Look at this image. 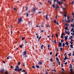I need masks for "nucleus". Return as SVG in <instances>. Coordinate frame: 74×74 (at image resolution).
Returning a JSON list of instances; mask_svg holds the SVG:
<instances>
[{
  "mask_svg": "<svg viewBox=\"0 0 74 74\" xmlns=\"http://www.w3.org/2000/svg\"><path fill=\"white\" fill-rule=\"evenodd\" d=\"M14 70L16 71H22V68L19 69V66L17 65L16 67V69H14Z\"/></svg>",
  "mask_w": 74,
  "mask_h": 74,
  "instance_id": "nucleus-1",
  "label": "nucleus"
},
{
  "mask_svg": "<svg viewBox=\"0 0 74 74\" xmlns=\"http://www.w3.org/2000/svg\"><path fill=\"white\" fill-rule=\"evenodd\" d=\"M22 53L23 57H26V54H27L26 51H25L24 52Z\"/></svg>",
  "mask_w": 74,
  "mask_h": 74,
  "instance_id": "nucleus-2",
  "label": "nucleus"
},
{
  "mask_svg": "<svg viewBox=\"0 0 74 74\" xmlns=\"http://www.w3.org/2000/svg\"><path fill=\"white\" fill-rule=\"evenodd\" d=\"M22 18H19L18 19V21L17 23L18 24H19V23H21V22H22Z\"/></svg>",
  "mask_w": 74,
  "mask_h": 74,
  "instance_id": "nucleus-3",
  "label": "nucleus"
},
{
  "mask_svg": "<svg viewBox=\"0 0 74 74\" xmlns=\"http://www.w3.org/2000/svg\"><path fill=\"white\" fill-rule=\"evenodd\" d=\"M1 73H3L4 72V69H1V70L0 71Z\"/></svg>",
  "mask_w": 74,
  "mask_h": 74,
  "instance_id": "nucleus-4",
  "label": "nucleus"
},
{
  "mask_svg": "<svg viewBox=\"0 0 74 74\" xmlns=\"http://www.w3.org/2000/svg\"><path fill=\"white\" fill-rule=\"evenodd\" d=\"M36 10V8H35V7H34L33 8L32 11V12H35Z\"/></svg>",
  "mask_w": 74,
  "mask_h": 74,
  "instance_id": "nucleus-5",
  "label": "nucleus"
},
{
  "mask_svg": "<svg viewBox=\"0 0 74 74\" xmlns=\"http://www.w3.org/2000/svg\"><path fill=\"white\" fill-rule=\"evenodd\" d=\"M62 43L60 42H59V44H58V46L59 47H62Z\"/></svg>",
  "mask_w": 74,
  "mask_h": 74,
  "instance_id": "nucleus-6",
  "label": "nucleus"
},
{
  "mask_svg": "<svg viewBox=\"0 0 74 74\" xmlns=\"http://www.w3.org/2000/svg\"><path fill=\"white\" fill-rule=\"evenodd\" d=\"M65 33L66 34H67V33L68 35H69V34H70L69 31H68L67 32V31H66V30L65 31Z\"/></svg>",
  "mask_w": 74,
  "mask_h": 74,
  "instance_id": "nucleus-7",
  "label": "nucleus"
},
{
  "mask_svg": "<svg viewBox=\"0 0 74 74\" xmlns=\"http://www.w3.org/2000/svg\"><path fill=\"white\" fill-rule=\"evenodd\" d=\"M73 69H70V73L71 74H73Z\"/></svg>",
  "mask_w": 74,
  "mask_h": 74,
  "instance_id": "nucleus-8",
  "label": "nucleus"
},
{
  "mask_svg": "<svg viewBox=\"0 0 74 74\" xmlns=\"http://www.w3.org/2000/svg\"><path fill=\"white\" fill-rule=\"evenodd\" d=\"M23 45H19V47L21 48H22V47H23Z\"/></svg>",
  "mask_w": 74,
  "mask_h": 74,
  "instance_id": "nucleus-9",
  "label": "nucleus"
},
{
  "mask_svg": "<svg viewBox=\"0 0 74 74\" xmlns=\"http://www.w3.org/2000/svg\"><path fill=\"white\" fill-rule=\"evenodd\" d=\"M69 59L68 58H67V56H65V58L64 59V60H66V59Z\"/></svg>",
  "mask_w": 74,
  "mask_h": 74,
  "instance_id": "nucleus-10",
  "label": "nucleus"
},
{
  "mask_svg": "<svg viewBox=\"0 0 74 74\" xmlns=\"http://www.w3.org/2000/svg\"><path fill=\"white\" fill-rule=\"evenodd\" d=\"M5 74H9L8 71H5Z\"/></svg>",
  "mask_w": 74,
  "mask_h": 74,
  "instance_id": "nucleus-11",
  "label": "nucleus"
},
{
  "mask_svg": "<svg viewBox=\"0 0 74 74\" xmlns=\"http://www.w3.org/2000/svg\"><path fill=\"white\" fill-rule=\"evenodd\" d=\"M69 38L70 40H71L70 42H72V41H73V39H71V37H70V36L69 37Z\"/></svg>",
  "mask_w": 74,
  "mask_h": 74,
  "instance_id": "nucleus-12",
  "label": "nucleus"
},
{
  "mask_svg": "<svg viewBox=\"0 0 74 74\" xmlns=\"http://www.w3.org/2000/svg\"><path fill=\"white\" fill-rule=\"evenodd\" d=\"M41 27H44V25H43V23H41Z\"/></svg>",
  "mask_w": 74,
  "mask_h": 74,
  "instance_id": "nucleus-13",
  "label": "nucleus"
},
{
  "mask_svg": "<svg viewBox=\"0 0 74 74\" xmlns=\"http://www.w3.org/2000/svg\"><path fill=\"white\" fill-rule=\"evenodd\" d=\"M65 45H69V42H66L65 44Z\"/></svg>",
  "mask_w": 74,
  "mask_h": 74,
  "instance_id": "nucleus-14",
  "label": "nucleus"
},
{
  "mask_svg": "<svg viewBox=\"0 0 74 74\" xmlns=\"http://www.w3.org/2000/svg\"><path fill=\"white\" fill-rule=\"evenodd\" d=\"M70 46V47L71 48H73V45H71Z\"/></svg>",
  "mask_w": 74,
  "mask_h": 74,
  "instance_id": "nucleus-15",
  "label": "nucleus"
},
{
  "mask_svg": "<svg viewBox=\"0 0 74 74\" xmlns=\"http://www.w3.org/2000/svg\"><path fill=\"white\" fill-rule=\"evenodd\" d=\"M38 64H39V65H41L42 63V62H39Z\"/></svg>",
  "mask_w": 74,
  "mask_h": 74,
  "instance_id": "nucleus-16",
  "label": "nucleus"
},
{
  "mask_svg": "<svg viewBox=\"0 0 74 74\" xmlns=\"http://www.w3.org/2000/svg\"><path fill=\"white\" fill-rule=\"evenodd\" d=\"M57 3H58V4H59V5H60V4L61 3V2H59L58 1H57Z\"/></svg>",
  "mask_w": 74,
  "mask_h": 74,
  "instance_id": "nucleus-17",
  "label": "nucleus"
},
{
  "mask_svg": "<svg viewBox=\"0 0 74 74\" xmlns=\"http://www.w3.org/2000/svg\"><path fill=\"white\" fill-rule=\"evenodd\" d=\"M52 7H53V8H55V4L54 3L52 5Z\"/></svg>",
  "mask_w": 74,
  "mask_h": 74,
  "instance_id": "nucleus-18",
  "label": "nucleus"
},
{
  "mask_svg": "<svg viewBox=\"0 0 74 74\" xmlns=\"http://www.w3.org/2000/svg\"><path fill=\"white\" fill-rule=\"evenodd\" d=\"M45 19H48V14L46 15Z\"/></svg>",
  "mask_w": 74,
  "mask_h": 74,
  "instance_id": "nucleus-19",
  "label": "nucleus"
},
{
  "mask_svg": "<svg viewBox=\"0 0 74 74\" xmlns=\"http://www.w3.org/2000/svg\"><path fill=\"white\" fill-rule=\"evenodd\" d=\"M36 67L38 69H39L40 68V66L38 65H36Z\"/></svg>",
  "mask_w": 74,
  "mask_h": 74,
  "instance_id": "nucleus-20",
  "label": "nucleus"
},
{
  "mask_svg": "<svg viewBox=\"0 0 74 74\" xmlns=\"http://www.w3.org/2000/svg\"><path fill=\"white\" fill-rule=\"evenodd\" d=\"M64 38L65 40H67V37H66V36H64Z\"/></svg>",
  "mask_w": 74,
  "mask_h": 74,
  "instance_id": "nucleus-21",
  "label": "nucleus"
},
{
  "mask_svg": "<svg viewBox=\"0 0 74 74\" xmlns=\"http://www.w3.org/2000/svg\"><path fill=\"white\" fill-rule=\"evenodd\" d=\"M56 60H57V61H59V59L58 57L56 58Z\"/></svg>",
  "mask_w": 74,
  "mask_h": 74,
  "instance_id": "nucleus-22",
  "label": "nucleus"
},
{
  "mask_svg": "<svg viewBox=\"0 0 74 74\" xmlns=\"http://www.w3.org/2000/svg\"><path fill=\"white\" fill-rule=\"evenodd\" d=\"M46 26H47V27H50V26H49V25L48 24L47 25H46Z\"/></svg>",
  "mask_w": 74,
  "mask_h": 74,
  "instance_id": "nucleus-23",
  "label": "nucleus"
},
{
  "mask_svg": "<svg viewBox=\"0 0 74 74\" xmlns=\"http://www.w3.org/2000/svg\"><path fill=\"white\" fill-rule=\"evenodd\" d=\"M64 46H65V44H64V43H62V47H64Z\"/></svg>",
  "mask_w": 74,
  "mask_h": 74,
  "instance_id": "nucleus-24",
  "label": "nucleus"
},
{
  "mask_svg": "<svg viewBox=\"0 0 74 74\" xmlns=\"http://www.w3.org/2000/svg\"><path fill=\"white\" fill-rule=\"evenodd\" d=\"M51 60L50 61H51V62H53V61L52 60H53V58H51Z\"/></svg>",
  "mask_w": 74,
  "mask_h": 74,
  "instance_id": "nucleus-25",
  "label": "nucleus"
},
{
  "mask_svg": "<svg viewBox=\"0 0 74 74\" xmlns=\"http://www.w3.org/2000/svg\"><path fill=\"white\" fill-rule=\"evenodd\" d=\"M68 29V26H67L66 27H65V30H67V29Z\"/></svg>",
  "mask_w": 74,
  "mask_h": 74,
  "instance_id": "nucleus-26",
  "label": "nucleus"
},
{
  "mask_svg": "<svg viewBox=\"0 0 74 74\" xmlns=\"http://www.w3.org/2000/svg\"><path fill=\"white\" fill-rule=\"evenodd\" d=\"M47 2L48 3H50V4H51L52 3V2L49 1V0H48L47 1Z\"/></svg>",
  "mask_w": 74,
  "mask_h": 74,
  "instance_id": "nucleus-27",
  "label": "nucleus"
},
{
  "mask_svg": "<svg viewBox=\"0 0 74 74\" xmlns=\"http://www.w3.org/2000/svg\"><path fill=\"white\" fill-rule=\"evenodd\" d=\"M42 47H44V45H42V46L41 47V49H42Z\"/></svg>",
  "mask_w": 74,
  "mask_h": 74,
  "instance_id": "nucleus-28",
  "label": "nucleus"
},
{
  "mask_svg": "<svg viewBox=\"0 0 74 74\" xmlns=\"http://www.w3.org/2000/svg\"><path fill=\"white\" fill-rule=\"evenodd\" d=\"M25 37H23L22 38V40H25Z\"/></svg>",
  "mask_w": 74,
  "mask_h": 74,
  "instance_id": "nucleus-29",
  "label": "nucleus"
},
{
  "mask_svg": "<svg viewBox=\"0 0 74 74\" xmlns=\"http://www.w3.org/2000/svg\"><path fill=\"white\" fill-rule=\"evenodd\" d=\"M18 63V66H20V64H21V62H19Z\"/></svg>",
  "mask_w": 74,
  "mask_h": 74,
  "instance_id": "nucleus-30",
  "label": "nucleus"
},
{
  "mask_svg": "<svg viewBox=\"0 0 74 74\" xmlns=\"http://www.w3.org/2000/svg\"><path fill=\"white\" fill-rule=\"evenodd\" d=\"M67 20H68V22L70 23V19H67Z\"/></svg>",
  "mask_w": 74,
  "mask_h": 74,
  "instance_id": "nucleus-31",
  "label": "nucleus"
},
{
  "mask_svg": "<svg viewBox=\"0 0 74 74\" xmlns=\"http://www.w3.org/2000/svg\"><path fill=\"white\" fill-rule=\"evenodd\" d=\"M74 30V28H71V32H73Z\"/></svg>",
  "mask_w": 74,
  "mask_h": 74,
  "instance_id": "nucleus-32",
  "label": "nucleus"
},
{
  "mask_svg": "<svg viewBox=\"0 0 74 74\" xmlns=\"http://www.w3.org/2000/svg\"><path fill=\"white\" fill-rule=\"evenodd\" d=\"M74 30V28H71V32H73Z\"/></svg>",
  "mask_w": 74,
  "mask_h": 74,
  "instance_id": "nucleus-33",
  "label": "nucleus"
},
{
  "mask_svg": "<svg viewBox=\"0 0 74 74\" xmlns=\"http://www.w3.org/2000/svg\"><path fill=\"white\" fill-rule=\"evenodd\" d=\"M71 27H74V25L73 24V25H72V24H71Z\"/></svg>",
  "mask_w": 74,
  "mask_h": 74,
  "instance_id": "nucleus-34",
  "label": "nucleus"
},
{
  "mask_svg": "<svg viewBox=\"0 0 74 74\" xmlns=\"http://www.w3.org/2000/svg\"><path fill=\"white\" fill-rule=\"evenodd\" d=\"M57 63H59L58 64L59 65H60V61H58Z\"/></svg>",
  "mask_w": 74,
  "mask_h": 74,
  "instance_id": "nucleus-35",
  "label": "nucleus"
},
{
  "mask_svg": "<svg viewBox=\"0 0 74 74\" xmlns=\"http://www.w3.org/2000/svg\"><path fill=\"white\" fill-rule=\"evenodd\" d=\"M70 66H69V68L70 69L71 68H72V65H71V64H70Z\"/></svg>",
  "mask_w": 74,
  "mask_h": 74,
  "instance_id": "nucleus-36",
  "label": "nucleus"
},
{
  "mask_svg": "<svg viewBox=\"0 0 74 74\" xmlns=\"http://www.w3.org/2000/svg\"><path fill=\"white\" fill-rule=\"evenodd\" d=\"M56 5L57 6V7H56L57 8H59V6H58V4Z\"/></svg>",
  "mask_w": 74,
  "mask_h": 74,
  "instance_id": "nucleus-37",
  "label": "nucleus"
},
{
  "mask_svg": "<svg viewBox=\"0 0 74 74\" xmlns=\"http://www.w3.org/2000/svg\"><path fill=\"white\" fill-rule=\"evenodd\" d=\"M56 37H58V35L57 34H56Z\"/></svg>",
  "mask_w": 74,
  "mask_h": 74,
  "instance_id": "nucleus-38",
  "label": "nucleus"
},
{
  "mask_svg": "<svg viewBox=\"0 0 74 74\" xmlns=\"http://www.w3.org/2000/svg\"><path fill=\"white\" fill-rule=\"evenodd\" d=\"M52 52H50V55H52Z\"/></svg>",
  "mask_w": 74,
  "mask_h": 74,
  "instance_id": "nucleus-39",
  "label": "nucleus"
},
{
  "mask_svg": "<svg viewBox=\"0 0 74 74\" xmlns=\"http://www.w3.org/2000/svg\"><path fill=\"white\" fill-rule=\"evenodd\" d=\"M26 15H27V17H28V16H29V15L28 14V13H26Z\"/></svg>",
  "mask_w": 74,
  "mask_h": 74,
  "instance_id": "nucleus-40",
  "label": "nucleus"
},
{
  "mask_svg": "<svg viewBox=\"0 0 74 74\" xmlns=\"http://www.w3.org/2000/svg\"><path fill=\"white\" fill-rule=\"evenodd\" d=\"M61 42H63V41H64V40L62 39L61 40Z\"/></svg>",
  "mask_w": 74,
  "mask_h": 74,
  "instance_id": "nucleus-41",
  "label": "nucleus"
},
{
  "mask_svg": "<svg viewBox=\"0 0 74 74\" xmlns=\"http://www.w3.org/2000/svg\"><path fill=\"white\" fill-rule=\"evenodd\" d=\"M53 22L55 23H56V20H54Z\"/></svg>",
  "mask_w": 74,
  "mask_h": 74,
  "instance_id": "nucleus-42",
  "label": "nucleus"
},
{
  "mask_svg": "<svg viewBox=\"0 0 74 74\" xmlns=\"http://www.w3.org/2000/svg\"><path fill=\"white\" fill-rule=\"evenodd\" d=\"M72 45L73 44V42H69Z\"/></svg>",
  "mask_w": 74,
  "mask_h": 74,
  "instance_id": "nucleus-43",
  "label": "nucleus"
},
{
  "mask_svg": "<svg viewBox=\"0 0 74 74\" xmlns=\"http://www.w3.org/2000/svg\"><path fill=\"white\" fill-rule=\"evenodd\" d=\"M25 43H26V44H27V41H26V40H25V41H24Z\"/></svg>",
  "mask_w": 74,
  "mask_h": 74,
  "instance_id": "nucleus-44",
  "label": "nucleus"
},
{
  "mask_svg": "<svg viewBox=\"0 0 74 74\" xmlns=\"http://www.w3.org/2000/svg\"><path fill=\"white\" fill-rule=\"evenodd\" d=\"M65 25H66V26H70V25H67V24H66V23L65 24Z\"/></svg>",
  "mask_w": 74,
  "mask_h": 74,
  "instance_id": "nucleus-45",
  "label": "nucleus"
},
{
  "mask_svg": "<svg viewBox=\"0 0 74 74\" xmlns=\"http://www.w3.org/2000/svg\"><path fill=\"white\" fill-rule=\"evenodd\" d=\"M60 37H61V38H63L64 37V36H62V35H61V36Z\"/></svg>",
  "mask_w": 74,
  "mask_h": 74,
  "instance_id": "nucleus-46",
  "label": "nucleus"
},
{
  "mask_svg": "<svg viewBox=\"0 0 74 74\" xmlns=\"http://www.w3.org/2000/svg\"><path fill=\"white\" fill-rule=\"evenodd\" d=\"M25 70H23V71H22V72H24V73H25Z\"/></svg>",
  "mask_w": 74,
  "mask_h": 74,
  "instance_id": "nucleus-47",
  "label": "nucleus"
},
{
  "mask_svg": "<svg viewBox=\"0 0 74 74\" xmlns=\"http://www.w3.org/2000/svg\"><path fill=\"white\" fill-rule=\"evenodd\" d=\"M61 70H62L63 71H64V68H62Z\"/></svg>",
  "mask_w": 74,
  "mask_h": 74,
  "instance_id": "nucleus-48",
  "label": "nucleus"
},
{
  "mask_svg": "<svg viewBox=\"0 0 74 74\" xmlns=\"http://www.w3.org/2000/svg\"><path fill=\"white\" fill-rule=\"evenodd\" d=\"M52 71H56L55 70H51Z\"/></svg>",
  "mask_w": 74,
  "mask_h": 74,
  "instance_id": "nucleus-49",
  "label": "nucleus"
},
{
  "mask_svg": "<svg viewBox=\"0 0 74 74\" xmlns=\"http://www.w3.org/2000/svg\"><path fill=\"white\" fill-rule=\"evenodd\" d=\"M64 17H66V16H67V15H66V14H64Z\"/></svg>",
  "mask_w": 74,
  "mask_h": 74,
  "instance_id": "nucleus-50",
  "label": "nucleus"
},
{
  "mask_svg": "<svg viewBox=\"0 0 74 74\" xmlns=\"http://www.w3.org/2000/svg\"><path fill=\"white\" fill-rule=\"evenodd\" d=\"M27 8H27V7H26V8H25V10H26V11H27Z\"/></svg>",
  "mask_w": 74,
  "mask_h": 74,
  "instance_id": "nucleus-51",
  "label": "nucleus"
},
{
  "mask_svg": "<svg viewBox=\"0 0 74 74\" xmlns=\"http://www.w3.org/2000/svg\"><path fill=\"white\" fill-rule=\"evenodd\" d=\"M9 58H11V59H12V57H11V56H8Z\"/></svg>",
  "mask_w": 74,
  "mask_h": 74,
  "instance_id": "nucleus-52",
  "label": "nucleus"
},
{
  "mask_svg": "<svg viewBox=\"0 0 74 74\" xmlns=\"http://www.w3.org/2000/svg\"><path fill=\"white\" fill-rule=\"evenodd\" d=\"M45 71L46 72V74H48V72H47V71L46 70H45Z\"/></svg>",
  "mask_w": 74,
  "mask_h": 74,
  "instance_id": "nucleus-53",
  "label": "nucleus"
},
{
  "mask_svg": "<svg viewBox=\"0 0 74 74\" xmlns=\"http://www.w3.org/2000/svg\"><path fill=\"white\" fill-rule=\"evenodd\" d=\"M48 48H50V46L49 45V44L48 45Z\"/></svg>",
  "mask_w": 74,
  "mask_h": 74,
  "instance_id": "nucleus-54",
  "label": "nucleus"
},
{
  "mask_svg": "<svg viewBox=\"0 0 74 74\" xmlns=\"http://www.w3.org/2000/svg\"><path fill=\"white\" fill-rule=\"evenodd\" d=\"M64 13H65L64 14H65L66 15V14H67V12H65Z\"/></svg>",
  "mask_w": 74,
  "mask_h": 74,
  "instance_id": "nucleus-55",
  "label": "nucleus"
},
{
  "mask_svg": "<svg viewBox=\"0 0 74 74\" xmlns=\"http://www.w3.org/2000/svg\"><path fill=\"white\" fill-rule=\"evenodd\" d=\"M58 53H56V57L58 56Z\"/></svg>",
  "mask_w": 74,
  "mask_h": 74,
  "instance_id": "nucleus-56",
  "label": "nucleus"
},
{
  "mask_svg": "<svg viewBox=\"0 0 74 74\" xmlns=\"http://www.w3.org/2000/svg\"><path fill=\"white\" fill-rule=\"evenodd\" d=\"M32 68H33V69H35V67H34V66H32Z\"/></svg>",
  "mask_w": 74,
  "mask_h": 74,
  "instance_id": "nucleus-57",
  "label": "nucleus"
},
{
  "mask_svg": "<svg viewBox=\"0 0 74 74\" xmlns=\"http://www.w3.org/2000/svg\"><path fill=\"white\" fill-rule=\"evenodd\" d=\"M64 33L62 34H61V36H64Z\"/></svg>",
  "mask_w": 74,
  "mask_h": 74,
  "instance_id": "nucleus-58",
  "label": "nucleus"
},
{
  "mask_svg": "<svg viewBox=\"0 0 74 74\" xmlns=\"http://www.w3.org/2000/svg\"><path fill=\"white\" fill-rule=\"evenodd\" d=\"M54 42H55V44H56V40H55L54 41Z\"/></svg>",
  "mask_w": 74,
  "mask_h": 74,
  "instance_id": "nucleus-59",
  "label": "nucleus"
},
{
  "mask_svg": "<svg viewBox=\"0 0 74 74\" xmlns=\"http://www.w3.org/2000/svg\"><path fill=\"white\" fill-rule=\"evenodd\" d=\"M69 18H70V17H69V16H67V19H69Z\"/></svg>",
  "mask_w": 74,
  "mask_h": 74,
  "instance_id": "nucleus-60",
  "label": "nucleus"
},
{
  "mask_svg": "<svg viewBox=\"0 0 74 74\" xmlns=\"http://www.w3.org/2000/svg\"><path fill=\"white\" fill-rule=\"evenodd\" d=\"M36 37L38 38H39V36H38V35H37V36H36Z\"/></svg>",
  "mask_w": 74,
  "mask_h": 74,
  "instance_id": "nucleus-61",
  "label": "nucleus"
},
{
  "mask_svg": "<svg viewBox=\"0 0 74 74\" xmlns=\"http://www.w3.org/2000/svg\"><path fill=\"white\" fill-rule=\"evenodd\" d=\"M7 58L8 59H10V58L8 56V57H7Z\"/></svg>",
  "mask_w": 74,
  "mask_h": 74,
  "instance_id": "nucleus-62",
  "label": "nucleus"
},
{
  "mask_svg": "<svg viewBox=\"0 0 74 74\" xmlns=\"http://www.w3.org/2000/svg\"><path fill=\"white\" fill-rule=\"evenodd\" d=\"M13 67H14V66H10V68L11 69H12V68H13Z\"/></svg>",
  "mask_w": 74,
  "mask_h": 74,
  "instance_id": "nucleus-63",
  "label": "nucleus"
},
{
  "mask_svg": "<svg viewBox=\"0 0 74 74\" xmlns=\"http://www.w3.org/2000/svg\"><path fill=\"white\" fill-rule=\"evenodd\" d=\"M67 62H66L64 63V64H65V65H66V64H67Z\"/></svg>",
  "mask_w": 74,
  "mask_h": 74,
  "instance_id": "nucleus-64",
  "label": "nucleus"
}]
</instances>
